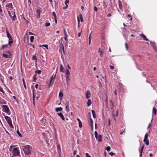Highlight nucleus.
<instances>
[{
	"instance_id": "obj_1",
	"label": "nucleus",
	"mask_w": 157,
	"mask_h": 157,
	"mask_svg": "<svg viewBox=\"0 0 157 157\" xmlns=\"http://www.w3.org/2000/svg\"><path fill=\"white\" fill-rule=\"evenodd\" d=\"M14 146H10V151H12L13 155L15 157L19 156L20 154L19 148L18 147H14Z\"/></svg>"
},
{
	"instance_id": "obj_2",
	"label": "nucleus",
	"mask_w": 157,
	"mask_h": 157,
	"mask_svg": "<svg viewBox=\"0 0 157 157\" xmlns=\"http://www.w3.org/2000/svg\"><path fill=\"white\" fill-rule=\"evenodd\" d=\"M23 151L26 155V157H28L29 154V145L25 146L23 148Z\"/></svg>"
},
{
	"instance_id": "obj_3",
	"label": "nucleus",
	"mask_w": 157,
	"mask_h": 157,
	"mask_svg": "<svg viewBox=\"0 0 157 157\" xmlns=\"http://www.w3.org/2000/svg\"><path fill=\"white\" fill-rule=\"evenodd\" d=\"M5 118L7 121L10 127L13 128V126L12 124L11 118L9 117L5 116Z\"/></svg>"
},
{
	"instance_id": "obj_4",
	"label": "nucleus",
	"mask_w": 157,
	"mask_h": 157,
	"mask_svg": "<svg viewBox=\"0 0 157 157\" xmlns=\"http://www.w3.org/2000/svg\"><path fill=\"white\" fill-rule=\"evenodd\" d=\"M2 108L3 109V111L7 113L8 115H10L11 114L9 108L7 105H3L2 106Z\"/></svg>"
},
{
	"instance_id": "obj_5",
	"label": "nucleus",
	"mask_w": 157,
	"mask_h": 157,
	"mask_svg": "<svg viewBox=\"0 0 157 157\" xmlns=\"http://www.w3.org/2000/svg\"><path fill=\"white\" fill-rule=\"evenodd\" d=\"M56 75L55 74L54 75H53L52 77L50 78V85H52L53 84L55 80V79Z\"/></svg>"
},
{
	"instance_id": "obj_6",
	"label": "nucleus",
	"mask_w": 157,
	"mask_h": 157,
	"mask_svg": "<svg viewBox=\"0 0 157 157\" xmlns=\"http://www.w3.org/2000/svg\"><path fill=\"white\" fill-rule=\"evenodd\" d=\"M148 136V134L146 133L145 135L144 139V142L145 143V144L147 145H148L149 144V140L147 139Z\"/></svg>"
},
{
	"instance_id": "obj_7",
	"label": "nucleus",
	"mask_w": 157,
	"mask_h": 157,
	"mask_svg": "<svg viewBox=\"0 0 157 157\" xmlns=\"http://www.w3.org/2000/svg\"><path fill=\"white\" fill-rule=\"evenodd\" d=\"M77 19L78 25H79L80 23V20L81 22H82L83 21V18L81 13L79 14V16L77 17Z\"/></svg>"
},
{
	"instance_id": "obj_8",
	"label": "nucleus",
	"mask_w": 157,
	"mask_h": 157,
	"mask_svg": "<svg viewBox=\"0 0 157 157\" xmlns=\"http://www.w3.org/2000/svg\"><path fill=\"white\" fill-rule=\"evenodd\" d=\"M150 43L152 46L153 49L155 50L157 52V47L156 44L154 42L151 41L150 42Z\"/></svg>"
},
{
	"instance_id": "obj_9",
	"label": "nucleus",
	"mask_w": 157,
	"mask_h": 157,
	"mask_svg": "<svg viewBox=\"0 0 157 157\" xmlns=\"http://www.w3.org/2000/svg\"><path fill=\"white\" fill-rule=\"evenodd\" d=\"M24 42L27 44L29 43V38L28 36L27 35H25L24 36Z\"/></svg>"
},
{
	"instance_id": "obj_10",
	"label": "nucleus",
	"mask_w": 157,
	"mask_h": 157,
	"mask_svg": "<svg viewBox=\"0 0 157 157\" xmlns=\"http://www.w3.org/2000/svg\"><path fill=\"white\" fill-rule=\"evenodd\" d=\"M112 113L113 117H117L118 116V110H117L116 111H115L114 110H113L112 112Z\"/></svg>"
},
{
	"instance_id": "obj_11",
	"label": "nucleus",
	"mask_w": 157,
	"mask_h": 157,
	"mask_svg": "<svg viewBox=\"0 0 157 157\" xmlns=\"http://www.w3.org/2000/svg\"><path fill=\"white\" fill-rule=\"evenodd\" d=\"M156 112H157V110L155 108V107H154L152 109V113H153V115H152V118L151 120V122L152 121L153 119V115L154 114V115H156Z\"/></svg>"
},
{
	"instance_id": "obj_12",
	"label": "nucleus",
	"mask_w": 157,
	"mask_h": 157,
	"mask_svg": "<svg viewBox=\"0 0 157 157\" xmlns=\"http://www.w3.org/2000/svg\"><path fill=\"white\" fill-rule=\"evenodd\" d=\"M42 12V11L38 9H37L36 10V13H37V18H40V14Z\"/></svg>"
},
{
	"instance_id": "obj_13",
	"label": "nucleus",
	"mask_w": 157,
	"mask_h": 157,
	"mask_svg": "<svg viewBox=\"0 0 157 157\" xmlns=\"http://www.w3.org/2000/svg\"><path fill=\"white\" fill-rule=\"evenodd\" d=\"M91 95L90 91L89 90H88L86 93V98L87 99L89 98Z\"/></svg>"
},
{
	"instance_id": "obj_14",
	"label": "nucleus",
	"mask_w": 157,
	"mask_h": 157,
	"mask_svg": "<svg viewBox=\"0 0 157 157\" xmlns=\"http://www.w3.org/2000/svg\"><path fill=\"white\" fill-rule=\"evenodd\" d=\"M8 37L9 39V41L8 44L10 46H11V44L13 42V39H12V36H10L9 37Z\"/></svg>"
},
{
	"instance_id": "obj_15",
	"label": "nucleus",
	"mask_w": 157,
	"mask_h": 157,
	"mask_svg": "<svg viewBox=\"0 0 157 157\" xmlns=\"http://www.w3.org/2000/svg\"><path fill=\"white\" fill-rule=\"evenodd\" d=\"M140 36H141L144 40L147 41H149V40L147 38L146 36H145L143 34H141L140 35Z\"/></svg>"
},
{
	"instance_id": "obj_16",
	"label": "nucleus",
	"mask_w": 157,
	"mask_h": 157,
	"mask_svg": "<svg viewBox=\"0 0 157 157\" xmlns=\"http://www.w3.org/2000/svg\"><path fill=\"white\" fill-rule=\"evenodd\" d=\"M57 115L61 118L63 121L65 120L63 114L62 113H59L57 114Z\"/></svg>"
},
{
	"instance_id": "obj_17",
	"label": "nucleus",
	"mask_w": 157,
	"mask_h": 157,
	"mask_svg": "<svg viewBox=\"0 0 157 157\" xmlns=\"http://www.w3.org/2000/svg\"><path fill=\"white\" fill-rule=\"evenodd\" d=\"M10 56H11V55L10 53H9V54H8V55L5 54H3L2 55V56L3 57H4L5 58H10Z\"/></svg>"
},
{
	"instance_id": "obj_18",
	"label": "nucleus",
	"mask_w": 157,
	"mask_h": 157,
	"mask_svg": "<svg viewBox=\"0 0 157 157\" xmlns=\"http://www.w3.org/2000/svg\"><path fill=\"white\" fill-rule=\"evenodd\" d=\"M119 3V9L121 10H123L122 9V5L121 4V2L120 0H118Z\"/></svg>"
},
{
	"instance_id": "obj_19",
	"label": "nucleus",
	"mask_w": 157,
	"mask_h": 157,
	"mask_svg": "<svg viewBox=\"0 0 157 157\" xmlns=\"http://www.w3.org/2000/svg\"><path fill=\"white\" fill-rule=\"evenodd\" d=\"M69 103L67 102L65 104V105H66V111L68 112L69 111Z\"/></svg>"
},
{
	"instance_id": "obj_20",
	"label": "nucleus",
	"mask_w": 157,
	"mask_h": 157,
	"mask_svg": "<svg viewBox=\"0 0 157 157\" xmlns=\"http://www.w3.org/2000/svg\"><path fill=\"white\" fill-rule=\"evenodd\" d=\"M37 59L35 55H34L32 57V60H35V64L36 66L37 65Z\"/></svg>"
},
{
	"instance_id": "obj_21",
	"label": "nucleus",
	"mask_w": 157,
	"mask_h": 157,
	"mask_svg": "<svg viewBox=\"0 0 157 157\" xmlns=\"http://www.w3.org/2000/svg\"><path fill=\"white\" fill-rule=\"evenodd\" d=\"M0 104H6V101L3 99H0Z\"/></svg>"
},
{
	"instance_id": "obj_22",
	"label": "nucleus",
	"mask_w": 157,
	"mask_h": 157,
	"mask_svg": "<svg viewBox=\"0 0 157 157\" xmlns=\"http://www.w3.org/2000/svg\"><path fill=\"white\" fill-rule=\"evenodd\" d=\"M6 6L11 9L13 8V5L11 3L6 4Z\"/></svg>"
},
{
	"instance_id": "obj_23",
	"label": "nucleus",
	"mask_w": 157,
	"mask_h": 157,
	"mask_svg": "<svg viewBox=\"0 0 157 157\" xmlns=\"http://www.w3.org/2000/svg\"><path fill=\"white\" fill-rule=\"evenodd\" d=\"M69 77H70V76L69 75H67L66 76V79L67 85H68L69 84L68 82L69 81V80H70V78Z\"/></svg>"
},
{
	"instance_id": "obj_24",
	"label": "nucleus",
	"mask_w": 157,
	"mask_h": 157,
	"mask_svg": "<svg viewBox=\"0 0 157 157\" xmlns=\"http://www.w3.org/2000/svg\"><path fill=\"white\" fill-rule=\"evenodd\" d=\"M57 151L59 153L61 152V150L60 149V145L58 144H57Z\"/></svg>"
},
{
	"instance_id": "obj_25",
	"label": "nucleus",
	"mask_w": 157,
	"mask_h": 157,
	"mask_svg": "<svg viewBox=\"0 0 157 157\" xmlns=\"http://www.w3.org/2000/svg\"><path fill=\"white\" fill-rule=\"evenodd\" d=\"M63 109L62 107L57 108H56V112H58L59 111H62Z\"/></svg>"
},
{
	"instance_id": "obj_26",
	"label": "nucleus",
	"mask_w": 157,
	"mask_h": 157,
	"mask_svg": "<svg viewBox=\"0 0 157 157\" xmlns=\"http://www.w3.org/2000/svg\"><path fill=\"white\" fill-rule=\"evenodd\" d=\"M60 71L62 72H64V69L63 67V65L62 64L60 65Z\"/></svg>"
},
{
	"instance_id": "obj_27",
	"label": "nucleus",
	"mask_w": 157,
	"mask_h": 157,
	"mask_svg": "<svg viewBox=\"0 0 157 157\" xmlns=\"http://www.w3.org/2000/svg\"><path fill=\"white\" fill-rule=\"evenodd\" d=\"M97 139H98V141L100 142H101L102 141L101 135H99L98 136V138Z\"/></svg>"
},
{
	"instance_id": "obj_28",
	"label": "nucleus",
	"mask_w": 157,
	"mask_h": 157,
	"mask_svg": "<svg viewBox=\"0 0 157 157\" xmlns=\"http://www.w3.org/2000/svg\"><path fill=\"white\" fill-rule=\"evenodd\" d=\"M92 103V101L90 99H88L87 102V106H90Z\"/></svg>"
},
{
	"instance_id": "obj_29",
	"label": "nucleus",
	"mask_w": 157,
	"mask_h": 157,
	"mask_svg": "<svg viewBox=\"0 0 157 157\" xmlns=\"http://www.w3.org/2000/svg\"><path fill=\"white\" fill-rule=\"evenodd\" d=\"M63 96V94L62 92L61 91H60L59 94V96L60 98V99H62V97Z\"/></svg>"
},
{
	"instance_id": "obj_30",
	"label": "nucleus",
	"mask_w": 157,
	"mask_h": 157,
	"mask_svg": "<svg viewBox=\"0 0 157 157\" xmlns=\"http://www.w3.org/2000/svg\"><path fill=\"white\" fill-rule=\"evenodd\" d=\"M92 113L93 114V117L94 118H96V116L95 113V111L94 110H93L92 111Z\"/></svg>"
},
{
	"instance_id": "obj_31",
	"label": "nucleus",
	"mask_w": 157,
	"mask_h": 157,
	"mask_svg": "<svg viewBox=\"0 0 157 157\" xmlns=\"http://www.w3.org/2000/svg\"><path fill=\"white\" fill-rule=\"evenodd\" d=\"M67 34H64V39L66 42L67 43L68 41V40L67 38Z\"/></svg>"
},
{
	"instance_id": "obj_32",
	"label": "nucleus",
	"mask_w": 157,
	"mask_h": 157,
	"mask_svg": "<svg viewBox=\"0 0 157 157\" xmlns=\"http://www.w3.org/2000/svg\"><path fill=\"white\" fill-rule=\"evenodd\" d=\"M144 146H143L141 147V149L140 150V157H141L142 155V152H143V149L144 148Z\"/></svg>"
},
{
	"instance_id": "obj_33",
	"label": "nucleus",
	"mask_w": 157,
	"mask_h": 157,
	"mask_svg": "<svg viewBox=\"0 0 157 157\" xmlns=\"http://www.w3.org/2000/svg\"><path fill=\"white\" fill-rule=\"evenodd\" d=\"M110 105H111V109H113L114 107V106L113 105V104L112 102V101L111 100L110 101Z\"/></svg>"
},
{
	"instance_id": "obj_34",
	"label": "nucleus",
	"mask_w": 157,
	"mask_h": 157,
	"mask_svg": "<svg viewBox=\"0 0 157 157\" xmlns=\"http://www.w3.org/2000/svg\"><path fill=\"white\" fill-rule=\"evenodd\" d=\"M42 46L44 47L47 49H48V45L47 44H43L42 45H40V47Z\"/></svg>"
},
{
	"instance_id": "obj_35",
	"label": "nucleus",
	"mask_w": 157,
	"mask_h": 157,
	"mask_svg": "<svg viewBox=\"0 0 157 157\" xmlns=\"http://www.w3.org/2000/svg\"><path fill=\"white\" fill-rule=\"evenodd\" d=\"M70 75V73L69 71V70L68 69H66V75Z\"/></svg>"
},
{
	"instance_id": "obj_36",
	"label": "nucleus",
	"mask_w": 157,
	"mask_h": 157,
	"mask_svg": "<svg viewBox=\"0 0 157 157\" xmlns=\"http://www.w3.org/2000/svg\"><path fill=\"white\" fill-rule=\"evenodd\" d=\"M34 37V36H31L30 37V40L31 42H33V41Z\"/></svg>"
},
{
	"instance_id": "obj_37",
	"label": "nucleus",
	"mask_w": 157,
	"mask_h": 157,
	"mask_svg": "<svg viewBox=\"0 0 157 157\" xmlns=\"http://www.w3.org/2000/svg\"><path fill=\"white\" fill-rule=\"evenodd\" d=\"M13 13V16L12 17H12H11V18H12V20H15V18L16 17V15H15L14 12Z\"/></svg>"
},
{
	"instance_id": "obj_38",
	"label": "nucleus",
	"mask_w": 157,
	"mask_h": 157,
	"mask_svg": "<svg viewBox=\"0 0 157 157\" xmlns=\"http://www.w3.org/2000/svg\"><path fill=\"white\" fill-rule=\"evenodd\" d=\"M33 81H34V82H36V80L37 79V78H36V74H35V75H34L33 76Z\"/></svg>"
},
{
	"instance_id": "obj_39",
	"label": "nucleus",
	"mask_w": 157,
	"mask_h": 157,
	"mask_svg": "<svg viewBox=\"0 0 157 157\" xmlns=\"http://www.w3.org/2000/svg\"><path fill=\"white\" fill-rule=\"evenodd\" d=\"M69 2V0H66L65 1V5L66 6V8H67V7L68 6V5H67V4H68Z\"/></svg>"
},
{
	"instance_id": "obj_40",
	"label": "nucleus",
	"mask_w": 157,
	"mask_h": 157,
	"mask_svg": "<svg viewBox=\"0 0 157 157\" xmlns=\"http://www.w3.org/2000/svg\"><path fill=\"white\" fill-rule=\"evenodd\" d=\"M46 119L43 118L40 121L41 123H43V122H44V123L43 124H45V122L46 121Z\"/></svg>"
},
{
	"instance_id": "obj_41",
	"label": "nucleus",
	"mask_w": 157,
	"mask_h": 157,
	"mask_svg": "<svg viewBox=\"0 0 157 157\" xmlns=\"http://www.w3.org/2000/svg\"><path fill=\"white\" fill-rule=\"evenodd\" d=\"M35 72L36 73H37L38 74H40L41 73V71L40 70H39L38 71H36Z\"/></svg>"
},
{
	"instance_id": "obj_42",
	"label": "nucleus",
	"mask_w": 157,
	"mask_h": 157,
	"mask_svg": "<svg viewBox=\"0 0 157 157\" xmlns=\"http://www.w3.org/2000/svg\"><path fill=\"white\" fill-rule=\"evenodd\" d=\"M94 135H95V138H96V139H97L98 134V132L97 131H95L94 132Z\"/></svg>"
},
{
	"instance_id": "obj_43",
	"label": "nucleus",
	"mask_w": 157,
	"mask_h": 157,
	"mask_svg": "<svg viewBox=\"0 0 157 157\" xmlns=\"http://www.w3.org/2000/svg\"><path fill=\"white\" fill-rule=\"evenodd\" d=\"M17 134L21 137H22V135L21 133H20L18 130H17L16 131Z\"/></svg>"
},
{
	"instance_id": "obj_44",
	"label": "nucleus",
	"mask_w": 157,
	"mask_h": 157,
	"mask_svg": "<svg viewBox=\"0 0 157 157\" xmlns=\"http://www.w3.org/2000/svg\"><path fill=\"white\" fill-rule=\"evenodd\" d=\"M90 124L92 126V127L93 128V121L92 119H90Z\"/></svg>"
},
{
	"instance_id": "obj_45",
	"label": "nucleus",
	"mask_w": 157,
	"mask_h": 157,
	"mask_svg": "<svg viewBox=\"0 0 157 157\" xmlns=\"http://www.w3.org/2000/svg\"><path fill=\"white\" fill-rule=\"evenodd\" d=\"M110 149L111 147L110 146H108L106 148V150L108 151H110Z\"/></svg>"
},
{
	"instance_id": "obj_46",
	"label": "nucleus",
	"mask_w": 157,
	"mask_h": 157,
	"mask_svg": "<svg viewBox=\"0 0 157 157\" xmlns=\"http://www.w3.org/2000/svg\"><path fill=\"white\" fill-rule=\"evenodd\" d=\"M79 126L80 128H82V122L79 123Z\"/></svg>"
},
{
	"instance_id": "obj_47",
	"label": "nucleus",
	"mask_w": 157,
	"mask_h": 157,
	"mask_svg": "<svg viewBox=\"0 0 157 157\" xmlns=\"http://www.w3.org/2000/svg\"><path fill=\"white\" fill-rule=\"evenodd\" d=\"M125 45L126 48V49L127 50L128 48V45L127 43H125Z\"/></svg>"
},
{
	"instance_id": "obj_48",
	"label": "nucleus",
	"mask_w": 157,
	"mask_h": 157,
	"mask_svg": "<svg viewBox=\"0 0 157 157\" xmlns=\"http://www.w3.org/2000/svg\"><path fill=\"white\" fill-rule=\"evenodd\" d=\"M50 23L47 22L46 23L45 26L46 27H48L50 26Z\"/></svg>"
},
{
	"instance_id": "obj_49",
	"label": "nucleus",
	"mask_w": 157,
	"mask_h": 157,
	"mask_svg": "<svg viewBox=\"0 0 157 157\" xmlns=\"http://www.w3.org/2000/svg\"><path fill=\"white\" fill-rule=\"evenodd\" d=\"M6 34H7V37H9V36H10V35L9 33V32H8V31L7 30H6Z\"/></svg>"
},
{
	"instance_id": "obj_50",
	"label": "nucleus",
	"mask_w": 157,
	"mask_h": 157,
	"mask_svg": "<svg viewBox=\"0 0 157 157\" xmlns=\"http://www.w3.org/2000/svg\"><path fill=\"white\" fill-rule=\"evenodd\" d=\"M52 15H53L54 16V18H56V13L55 12H52Z\"/></svg>"
},
{
	"instance_id": "obj_51",
	"label": "nucleus",
	"mask_w": 157,
	"mask_h": 157,
	"mask_svg": "<svg viewBox=\"0 0 157 157\" xmlns=\"http://www.w3.org/2000/svg\"><path fill=\"white\" fill-rule=\"evenodd\" d=\"M0 91L2 92L3 93H4V92L3 91V89L1 87H0Z\"/></svg>"
},
{
	"instance_id": "obj_52",
	"label": "nucleus",
	"mask_w": 157,
	"mask_h": 157,
	"mask_svg": "<svg viewBox=\"0 0 157 157\" xmlns=\"http://www.w3.org/2000/svg\"><path fill=\"white\" fill-rule=\"evenodd\" d=\"M22 80H23V84H24V87L25 88V89H26V85L25 84V83L24 82V79H23Z\"/></svg>"
},
{
	"instance_id": "obj_53",
	"label": "nucleus",
	"mask_w": 157,
	"mask_h": 157,
	"mask_svg": "<svg viewBox=\"0 0 157 157\" xmlns=\"http://www.w3.org/2000/svg\"><path fill=\"white\" fill-rule=\"evenodd\" d=\"M94 10L95 11L97 12L98 11V8L96 7H94Z\"/></svg>"
},
{
	"instance_id": "obj_54",
	"label": "nucleus",
	"mask_w": 157,
	"mask_h": 157,
	"mask_svg": "<svg viewBox=\"0 0 157 157\" xmlns=\"http://www.w3.org/2000/svg\"><path fill=\"white\" fill-rule=\"evenodd\" d=\"M86 157H91L90 155H89L88 153H86Z\"/></svg>"
},
{
	"instance_id": "obj_55",
	"label": "nucleus",
	"mask_w": 157,
	"mask_h": 157,
	"mask_svg": "<svg viewBox=\"0 0 157 157\" xmlns=\"http://www.w3.org/2000/svg\"><path fill=\"white\" fill-rule=\"evenodd\" d=\"M109 154L111 156H112L114 155V154L112 152H111L109 153Z\"/></svg>"
},
{
	"instance_id": "obj_56",
	"label": "nucleus",
	"mask_w": 157,
	"mask_h": 157,
	"mask_svg": "<svg viewBox=\"0 0 157 157\" xmlns=\"http://www.w3.org/2000/svg\"><path fill=\"white\" fill-rule=\"evenodd\" d=\"M8 14H9V16L10 17H12V16L11 15V14L10 11H8Z\"/></svg>"
},
{
	"instance_id": "obj_57",
	"label": "nucleus",
	"mask_w": 157,
	"mask_h": 157,
	"mask_svg": "<svg viewBox=\"0 0 157 157\" xmlns=\"http://www.w3.org/2000/svg\"><path fill=\"white\" fill-rule=\"evenodd\" d=\"M110 67L111 70H113L114 69V67L111 65L110 66Z\"/></svg>"
},
{
	"instance_id": "obj_58",
	"label": "nucleus",
	"mask_w": 157,
	"mask_h": 157,
	"mask_svg": "<svg viewBox=\"0 0 157 157\" xmlns=\"http://www.w3.org/2000/svg\"><path fill=\"white\" fill-rule=\"evenodd\" d=\"M81 9H82V10L83 11L84 10V8L83 6H81Z\"/></svg>"
},
{
	"instance_id": "obj_59",
	"label": "nucleus",
	"mask_w": 157,
	"mask_h": 157,
	"mask_svg": "<svg viewBox=\"0 0 157 157\" xmlns=\"http://www.w3.org/2000/svg\"><path fill=\"white\" fill-rule=\"evenodd\" d=\"M45 141L46 143L48 144V145L49 144L48 143V140L46 139L45 140Z\"/></svg>"
},
{
	"instance_id": "obj_60",
	"label": "nucleus",
	"mask_w": 157,
	"mask_h": 157,
	"mask_svg": "<svg viewBox=\"0 0 157 157\" xmlns=\"http://www.w3.org/2000/svg\"><path fill=\"white\" fill-rule=\"evenodd\" d=\"M63 31L64 32V34H67L65 30V28H63Z\"/></svg>"
},
{
	"instance_id": "obj_61",
	"label": "nucleus",
	"mask_w": 157,
	"mask_h": 157,
	"mask_svg": "<svg viewBox=\"0 0 157 157\" xmlns=\"http://www.w3.org/2000/svg\"><path fill=\"white\" fill-rule=\"evenodd\" d=\"M102 53H103L102 52V51H101V52H100V56L101 57H102Z\"/></svg>"
},
{
	"instance_id": "obj_62",
	"label": "nucleus",
	"mask_w": 157,
	"mask_h": 157,
	"mask_svg": "<svg viewBox=\"0 0 157 157\" xmlns=\"http://www.w3.org/2000/svg\"><path fill=\"white\" fill-rule=\"evenodd\" d=\"M73 155H75V154H76V151L75 150L74 151V152H73Z\"/></svg>"
},
{
	"instance_id": "obj_63",
	"label": "nucleus",
	"mask_w": 157,
	"mask_h": 157,
	"mask_svg": "<svg viewBox=\"0 0 157 157\" xmlns=\"http://www.w3.org/2000/svg\"><path fill=\"white\" fill-rule=\"evenodd\" d=\"M111 15L110 13H108L107 14V17H111Z\"/></svg>"
},
{
	"instance_id": "obj_64",
	"label": "nucleus",
	"mask_w": 157,
	"mask_h": 157,
	"mask_svg": "<svg viewBox=\"0 0 157 157\" xmlns=\"http://www.w3.org/2000/svg\"><path fill=\"white\" fill-rule=\"evenodd\" d=\"M77 120L78 122V123L81 122V121H80V119L78 118H77Z\"/></svg>"
}]
</instances>
